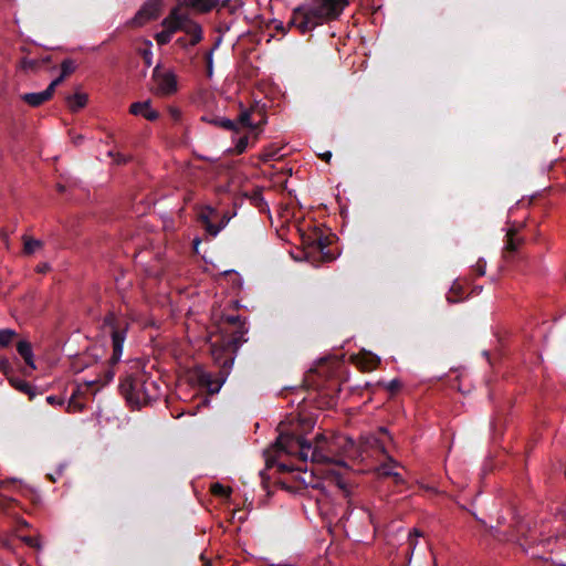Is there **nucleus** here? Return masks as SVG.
Masks as SVG:
<instances>
[{"label": "nucleus", "instance_id": "1", "mask_svg": "<svg viewBox=\"0 0 566 566\" xmlns=\"http://www.w3.org/2000/svg\"><path fill=\"white\" fill-rule=\"evenodd\" d=\"M277 447L289 454H296L302 461L315 464L344 465L342 457L353 447V441L343 436H317L313 443L300 438L281 434Z\"/></svg>", "mask_w": 566, "mask_h": 566}, {"label": "nucleus", "instance_id": "2", "mask_svg": "<svg viewBox=\"0 0 566 566\" xmlns=\"http://www.w3.org/2000/svg\"><path fill=\"white\" fill-rule=\"evenodd\" d=\"M347 4L348 0H313L293 10L290 24L305 34L325 22L337 19Z\"/></svg>", "mask_w": 566, "mask_h": 566}, {"label": "nucleus", "instance_id": "3", "mask_svg": "<svg viewBox=\"0 0 566 566\" xmlns=\"http://www.w3.org/2000/svg\"><path fill=\"white\" fill-rule=\"evenodd\" d=\"M120 391L128 403L138 408L160 396V388L157 382L145 374L125 378L120 384Z\"/></svg>", "mask_w": 566, "mask_h": 566}, {"label": "nucleus", "instance_id": "4", "mask_svg": "<svg viewBox=\"0 0 566 566\" xmlns=\"http://www.w3.org/2000/svg\"><path fill=\"white\" fill-rule=\"evenodd\" d=\"M313 489L317 491L315 495L317 510L322 517L327 521H332L338 515L337 507L333 503V491L336 490L343 499H349L350 496V490L346 482L337 475L327 478L323 484L314 485Z\"/></svg>", "mask_w": 566, "mask_h": 566}, {"label": "nucleus", "instance_id": "5", "mask_svg": "<svg viewBox=\"0 0 566 566\" xmlns=\"http://www.w3.org/2000/svg\"><path fill=\"white\" fill-rule=\"evenodd\" d=\"M180 3L172 8L161 24H170L175 32L182 31L190 36V45L195 46L202 40V29L199 23L191 20L189 13L184 11Z\"/></svg>", "mask_w": 566, "mask_h": 566}, {"label": "nucleus", "instance_id": "6", "mask_svg": "<svg viewBox=\"0 0 566 566\" xmlns=\"http://www.w3.org/2000/svg\"><path fill=\"white\" fill-rule=\"evenodd\" d=\"M127 327V321L113 313L106 315L104 318L102 331L112 338L113 354L109 358L112 365L118 363L122 357Z\"/></svg>", "mask_w": 566, "mask_h": 566}, {"label": "nucleus", "instance_id": "7", "mask_svg": "<svg viewBox=\"0 0 566 566\" xmlns=\"http://www.w3.org/2000/svg\"><path fill=\"white\" fill-rule=\"evenodd\" d=\"M155 93L159 96H169L178 91L177 76L171 70H163L157 65L153 71Z\"/></svg>", "mask_w": 566, "mask_h": 566}, {"label": "nucleus", "instance_id": "8", "mask_svg": "<svg viewBox=\"0 0 566 566\" xmlns=\"http://www.w3.org/2000/svg\"><path fill=\"white\" fill-rule=\"evenodd\" d=\"M229 347L230 346L228 342H224V338H222L219 334L211 336V355L214 361L222 368V373L226 374H228L231 369L235 358V353H232L230 357L231 359L228 360Z\"/></svg>", "mask_w": 566, "mask_h": 566}, {"label": "nucleus", "instance_id": "9", "mask_svg": "<svg viewBox=\"0 0 566 566\" xmlns=\"http://www.w3.org/2000/svg\"><path fill=\"white\" fill-rule=\"evenodd\" d=\"M160 11L161 0H148L142 6L127 24L133 28H140L147 22L157 19Z\"/></svg>", "mask_w": 566, "mask_h": 566}, {"label": "nucleus", "instance_id": "10", "mask_svg": "<svg viewBox=\"0 0 566 566\" xmlns=\"http://www.w3.org/2000/svg\"><path fill=\"white\" fill-rule=\"evenodd\" d=\"M198 221L210 235H217L227 226L229 218L223 214H200Z\"/></svg>", "mask_w": 566, "mask_h": 566}, {"label": "nucleus", "instance_id": "11", "mask_svg": "<svg viewBox=\"0 0 566 566\" xmlns=\"http://www.w3.org/2000/svg\"><path fill=\"white\" fill-rule=\"evenodd\" d=\"M247 334V328L244 327H237L234 329H230L229 333H222L219 331V335L224 338V342H228L229 344V357H231L232 353H237L239 346L245 342L244 335ZM231 358H228L230 360Z\"/></svg>", "mask_w": 566, "mask_h": 566}, {"label": "nucleus", "instance_id": "12", "mask_svg": "<svg viewBox=\"0 0 566 566\" xmlns=\"http://www.w3.org/2000/svg\"><path fill=\"white\" fill-rule=\"evenodd\" d=\"M129 113L135 116H142L149 122L159 118V113L151 108L150 101L135 102L129 106Z\"/></svg>", "mask_w": 566, "mask_h": 566}, {"label": "nucleus", "instance_id": "13", "mask_svg": "<svg viewBox=\"0 0 566 566\" xmlns=\"http://www.w3.org/2000/svg\"><path fill=\"white\" fill-rule=\"evenodd\" d=\"M180 6L192 8L201 13H207L219 4V0H180Z\"/></svg>", "mask_w": 566, "mask_h": 566}, {"label": "nucleus", "instance_id": "14", "mask_svg": "<svg viewBox=\"0 0 566 566\" xmlns=\"http://www.w3.org/2000/svg\"><path fill=\"white\" fill-rule=\"evenodd\" d=\"M53 95L48 88H45L43 92L25 93L21 95V99L32 107H39L50 101Z\"/></svg>", "mask_w": 566, "mask_h": 566}, {"label": "nucleus", "instance_id": "15", "mask_svg": "<svg viewBox=\"0 0 566 566\" xmlns=\"http://www.w3.org/2000/svg\"><path fill=\"white\" fill-rule=\"evenodd\" d=\"M8 381L14 389L28 395L30 400L34 399L38 395H40L38 389L25 380L10 376L8 377Z\"/></svg>", "mask_w": 566, "mask_h": 566}, {"label": "nucleus", "instance_id": "16", "mask_svg": "<svg viewBox=\"0 0 566 566\" xmlns=\"http://www.w3.org/2000/svg\"><path fill=\"white\" fill-rule=\"evenodd\" d=\"M398 465V463L392 460V459H389L388 462L381 464L377 471H378V474L380 476H385V478H392L394 479V482L396 484H400L403 482V479H402V475L396 471H394V468H396Z\"/></svg>", "mask_w": 566, "mask_h": 566}, {"label": "nucleus", "instance_id": "17", "mask_svg": "<svg viewBox=\"0 0 566 566\" xmlns=\"http://www.w3.org/2000/svg\"><path fill=\"white\" fill-rule=\"evenodd\" d=\"M17 350L19 355L24 359L27 366L30 367V369H36L32 346L28 340H20L17 344Z\"/></svg>", "mask_w": 566, "mask_h": 566}, {"label": "nucleus", "instance_id": "18", "mask_svg": "<svg viewBox=\"0 0 566 566\" xmlns=\"http://www.w3.org/2000/svg\"><path fill=\"white\" fill-rule=\"evenodd\" d=\"M379 363V357L371 353H363L357 357V364L364 371L374 370Z\"/></svg>", "mask_w": 566, "mask_h": 566}, {"label": "nucleus", "instance_id": "19", "mask_svg": "<svg viewBox=\"0 0 566 566\" xmlns=\"http://www.w3.org/2000/svg\"><path fill=\"white\" fill-rule=\"evenodd\" d=\"M253 113H254V108L241 109L239 117H238V123H235L237 126L241 125V126L249 127V128H256L260 125L265 123L264 116L261 115L262 118L260 119V122L258 124H253L251 120Z\"/></svg>", "mask_w": 566, "mask_h": 566}, {"label": "nucleus", "instance_id": "20", "mask_svg": "<svg viewBox=\"0 0 566 566\" xmlns=\"http://www.w3.org/2000/svg\"><path fill=\"white\" fill-rule=\"evenodd\" d=\"M87 101L88 96L85 93H75L74 95L66 97L67 106L73 113H76L81 108L85 107Z\"/></svg>", "mask_w": 566, "mask_h": 566}, {"label": "nucleus", "instance_id": "21", "mask_svg": "<svg viewBox=\"0 0 566 566\" xmlns=\"http://www.w3.org/2000/svg\"><path fill=\"white\" fill-rule=\"evenodd\" d=\"M521 244V239L517 235L515 229H509L506 233V242L504 247V255L509 258V254L515 252Z\"/></svg>", "mask_w": 566, "mask_h": 566}, {"label": "nucleus", "instance_id": "22", "mask_svg": "<svg viewBox=\"0 0 566 566\" xmlns=\"http://www.w3.org/2000/svg\"><path fill=\"white\" fill-rule=\"evenodd\" d=\"M201 119L203 122H207L209 124H212L217 127H221L227 130H234V132L239 130L235 122L228 119V118L203 116Z\"/></svg>", "mask_w": 566, "mask_h": 566}, {"label": "nucleus", "instance_id": "23", "mask_svg": "<svg viewBox=\"0 0 566 566\" xmlns=\"http://www.w3.org/2000/svg\"><path fill=\"white\" fill-rule=\"evenodd\" d=\"M244 326H245V324H244V322L241 321L240 316L228 315V316H223L221 318L220 331L222 333H229L230 329H234L237 327H244Z\"/></svg>", "mask_w": 566, "mask_h": 566}, {"label": "nucleus", "instance_id": "24", "mask_svg": "<svg viewBox=\"0 0 566 566\" xmlns=\"http://www.w3.org/2000/svg\"><path fill=\"white\" fill-rule=\"evenodd\" d=\"M78 397H80V390L77 389V390H75V391L72 394V396H71V398H70V400H69V402H67L66 411H67L69 413H76V412H81V411H83V410H84L85 405H84V402H82V401L80 400V398H78Z\"/></svg>", "mask_w": 566, "mask_h": 566}, {"label": "nucleus", "instance_id": "25", "mask_svg": "<svg viewBox=\"0 0 566 566\" xmlns=\"http://www.w3.org/2000/svg\"><path fill=\"white\" fill-rule=\"evenodd\" d=\"M281 151V148L279 147H275V146H269L266 148H264V150L259 155V158L260 160H262L263 163H268V161H271V160H276V159H280L282 158L284 155L280 154Z\"/></svg>", "mask_w": 566, "mask_h": 566}, {"label": "nucleus", "instance_id": "26", "mask_svg": "<svg viewBox=\"0 0 566 566\" xmlns=\"http://www.w3.org/2000/svg\"><path fill=\"white\" fill-rule=\"evenodd\" d=\"M161 25L164 27V30L155 35V40L159 45H165L170 42L172 34L176 32L170 27V24Z\"/></svg>", "mask_w": 566, "mask_h": 566}, {"label": "nucleus", "instance_id": "27", "mask_svg": "<svg viewBox=\"0 0 566 566\" xmlns=\"http://www.w3.org/2000/svg\"><path fill=\"white\" fill-rule=\"evenodd\" d=\"M138 53L142 55L146 66L149 67L151 65V59H153L151 42L145 41V48H139Z\"/></svg>", "mask_w": 566, "mask_h": 566}, {"label": "nucleus", "instance_id": "28", "mask_svg": "<svg viewBox=\"0 0 566 566\" xmlns=\"http://www.w3.org/2000/svg\"><path fill=\"white\" fill-rule=\"evenodd\" d=\"M422 536V533H420L418 530H413L408 537V554H409V560L415 552L416 546L418 545V539Z\"/></svg>", "mask_w": 566, "mask_h": 566}, {"label": "nucleus", "instance_id": "29", "mask_svg": "<svg viewBox=\"0 0 566 566\" xmlns=\"http://www.w3.org/2000/svg\"><path fill=\"white\" fill-rule=\"evenodd\" d=\"M42 247L41 241L33 240L24 237V252L28 254L34 253L36 250H39Z\"/></svg>", "mask_w": 566, "mask_h": 566}, {"label": "nucleus", "instance_id": "30", "mask_svg": "<svg viewBox=\"0 0 566 566\" xmlns=\"http://www.w3.org/2000/svg\"><path fill=\"white\" fill-rule=\"evenodd\" d=\"M210 490H211L212 494H214L217 496H224V497H228L232 491L231 488L224 486L220 483L212 484Z\"/></svg>", "mask_w": 566, "mask_h": 566}, {"label": "nucleus", "instance_id": "31", "mask_svg": "<svg viewBox=\"0 0 566 566\" xmlns=\"http://www.w3.org/2000/svg\"><path fill=\"white\" fill-rule=\"evenodd\" d=\"M15 332L10 328L0 329V345L1 346H8L13 337L15 336Z\"/></svg>", "mask_w": 566, "mask_h": 566}, {"label": "nucleus", "instance_id": "32", "mask_svg": "<svg viewBox=\"0 0 566 566\" xmlns=\"http://www.w3.org/2000/svg\"><path fill=\"white\" fill-rule=\"evenodd\" d=\"M75 71V64L74 61L71 59H65L61 63V74L63 76H69Z\"/></svg>", "mask_w": 566, "mask_h": 566}, {"label": "nucleus", "instance_id": "33", "mask_svg": "<svg viewBox=\"0 0 566 566\" xmlns=\"http://www.w3.org/2000/svg\"><path fill=\"white\" fill-rule=\"evenodd\" d=\"M108 156L114 159V163L116 165H125L128 161H130V159H132L130 156H127V155H124V154H120V153H115L113 150L108 151Z\"/></svg>", "mask_w": 566, "mask_h": 566}, {"label": "nucleus", "instance_id": "34", "mask_svg": "<svg viewBox=\"0 0 566 566\" xmlns=\"http://www.w3.org/2000/svg\"><path fill=\"white\" fill-rule=\"evenodd\" d=\"M113 377H114V371L107 367V368H104V378L103 379H95V380L87 381V385L101 384L104 386L109 380H112Z\"/></svg>", "mask_w": 566, "mask_h": 566}, {"label": "nucleus", "instance_id": "35", "mask_svg": "<svg viewBox=\"0 0 566 566\" xmlns=\"http://www.w3.org/2000/svg\"><path fill=\"white\" fill-rule=\"evenodd\" d=\"M20 67L23 71H33L38 67V61L36 60H30V59H22L20 62Z\"/></svg>", "mask_w": 566, "mask_h": 566}, {"label": "nucleus", "instance_id": "36", "mask_svg": "<svg viewBox=\"0 0 566 566\" xmlns=\"http://www.w3.org/2000/svg\"><path fill=\"white\" fill-rule=\"evenodd\" d=\"M248 142L249 139L247 136L241 137L235 145V153L242 154L247 149Z\"/></svg>", "mask_w": 566, "mask_h": 566}, {"label": "nucleus", "instance_id": "37", "mask_svg": "<svg viewBox=\"0 0 566 566\" xmlns=\"http://www.w3.org/2000/svg\"><path fill=\"white\" fill-rule=\"evenodd\" d=\"M65 77L66 76H63V74H60L59 77H56L50 83V85L46 88L51 92L52 95L54 94L56 86H59Z\"/></svg>", "mask_w": 566, "mask_h": 566}, {"label": "nucleus", "instance_id": "38", "mask_svg": "<svg viewBox=\"0 0 566 566\" xmlns=\"http://www.w3.org/2000/svg\"><path fill=\"white\" fill-rule=\"evenodd\" d=\"M46 401L52 406H62L64 403V399L57 396H49Z\"/></svg>", "mask_w": 566, "mask_h": 566}, {"label": "nucleus", "instance_id": "39", "mask_svg": "<svg viewBox=\"0 0 566 566\" xmlns=\"http://www.w3.org/2000/svg\"><path fill=\"white\" fill-rule=\"evenodd\" d=\"M0 368L3 371V374L7 376V378L10 377L9 373L11 370V366L7 359L0 360Z\"/></svg>", "mask_w": 566, "mask_h": 566}, {"label": "nucleus", "instance_id": "40", "mask_svg": "<svg viewBox=\"0 0 566 566\" xmlns=\"http://www.w3.org/2000/svg\"><path fill=\"white\" fill-rule=\"evenodd\" d=\"M206 60H207L208 76H211L212 75V52L211 51L207 54Z\"/></svg>", "mask_w": 566, "mask_h": 566}, {"label": "nucleus", "instance_id": "41", "mask_svg": "<svg viewBox=\"0 0 566 566\" xmlns=\"http://www.w3.org/2000/svg\"><path fill=\"white\" fill-rule=\"evenodd\" d=\"M176 44L181 48H187L190 45V40L188 41L185 36H181L176 40Z\"/></svg>", "mask_w": 566, "mask_h": 566}, {"label": "nucleus", "instance_id": "42", "mask_svg": "<svg viewBox=\"0 0 566 566\" xmlns=\"http://www.w3.org/2000/svg\"><path fill=\"white\" fill-rule=\"evenodd\" d=\"M319 158L326 163H329L331 158H332V153L331 151H325L323 154H319L318 155Z\"/></svg>", "mask_w": 566, "mask_h": 566}, {"label": "nucleus", "instance_id": "43", "mask_svg": "<svg viewBox=\"0 0 566 566\" xmlns=\"http://www.w3.org/2000/svg\"><path fill=\"white\" fill-rule=\"evenodd\" d=\"M387 388L389 390H396L399 388V382L397 380H391L388 385H387Z\"/></svg>", "mask_w": 566, "mask_h": 566}, {"label": "nucleus", "instance_id": "44", "mask_svg": "<svg viewBox=\"0 0 566 566\" xmlns=\"http://www.w3.org/2000/svg\"><path fill=\"white\" fill-rule=\"evenodd\" d=\"M23 541L30 545V546H36V541L33 538V537H30V536H27V537H23Z\"/></svg>", "mask_w": 566, "mask_h": 566}, {"label": "nucleus", "instance_id": "45", "mask_svg": "<svg viewBox=\"0 0 566 566\" xmlns=\"http://www.w3.org/2000/svg\"><path fill=\"white\" fill-rule=\"evenodd\" d=\"M548 534H549V535H548V537H547L546 539H541V542H543V543H544V542H547V544H549V541H551V538H552L553 536H556V537H557V535L555 534V532H554L553 530H551V528L548 530Z\"/></svg>", "mask_w": 566, "mask_h": 566}, {"label": "nucleus", "instance_id": "46", "mask_svg": "<svg viewBox=\"0 0 566 566\" xmlns=\"http://www.w3.org/2000/svg\"><path fill=\"white\" fill-rule=\"evenodd\" d=\"M171 115L175 119L180 118V112L178 109H171Z\"/></svg>", "mask_w": 566, "mask_h": 566}, {"label": "nucleus", "instance_id": "47", "mask_svg": "<svg viewBox=\"0 0 566 566\" xmlns=\"http://www.w3.org/2000/svg\"><path fill=\"white\" fill-rule=\"evenodd\" d=\"M199 244H200V239L196 238V239L193 240V248H195V250H196V251L198 250V245H199Z\"/></svg>", "mask_w": 566, "mask_h": 566}, {"label": "nucleus", "instance_id": "48", "mask_svg": "<svg viewBox=\"0 0 566 566\" xmlns=\"http://www.w3.org/2000/svg\"><path fill=\"white\" fill-rule=\"evenodd\" d=\"M46 270H48V265L46 264H44L43 266L39 268L40 272H45Z\"/></svg>", "mask_w": 566, "mask_h": 566}, {"label": "nucleus", "instance_id": "49", "mask_svg": "<svg viewBox=\"0 0 566 566\" xmlns=\"http://www.w3.org/2000/svg\"><path fill=\"white\" fill-rule=\"evenodd\" d=\"M65 187L61 184L57 185V190L59 191H64Z\"/></svg>", "mask_w": 566, "mask_h": 566}, {"label": "nucleus", "instance_id": "50", "mask_svg": "<svg viewBox=\"0 0 566 566\" xmlns=\"http://www.w3.org/2000/svg\"><path fill=\"white\" fill-rule=\"evenodd\" d=\"M368 515H369V520H370V522H371V523H374V516H373V514H371L370 512H368Z\"/></svg>", "mask_w": 566, "mask_h": 566}, {"label": "nucleus", "instance_id": "51", "mask_svg": "<svg viewBox=\"0 0 566 566\" xmlns=\"http://www.w3.org/2000/svg\"><path fill=\"white\" fill-rule=\"evenodd\" d=\"M557 516H558L557 514H554V515H553L554 521H556V520H557Z\"/></svg>", "mask_w": 566, "mask_h": 566}, {"label": "nucleus", "instance_id": "52", "mask_svg": "<svg viewBox=\"0 0 566 566\" xmlns=\"http://www.w3.org/2000/svg\"><path fill=\"white\" fill-rule=\"evenodd\" d=\"M564 474H565V476H566V467H565V471H564Z\"/></svg>", "mask_w": 566, "mask_h": 566}]
</instances>
